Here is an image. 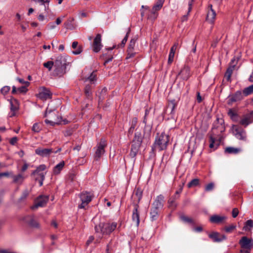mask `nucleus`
<instances>
[{
    "label": "nucleus",
    "mask_w": 253,
    "mask_h": 253,
    "mask_svg": "<svg viewBox=\"0 0 253 253\" xmlns=\"http://www.w3.org/2000/svg\"><path fill=\"white\" fill-rule=\"evenodd\" d=\"M224 124V120L218 117L213 122L210 134L209 146L211 148H214V145L218 146L221 141L223 138L222 133L225 130Z\"/></svg>",
    "instance_id": "nucleus-1"
},
{
    "label": "nucleus",
    "mask_w": 253,
    "mask_h": 253,
    "mask_svg": "<svg viewBox=\"0 0 253 253\" xmlns=\"http://www.w3.org/2000/svg\"><path fill=\"white\" fill-rule=\"evenodd\" d=\"M54 63V74L57 76H61L64 74L67 65L66 57L62 55L57 56Z\"/></svg>",
    "instance_id": "nucleus-2"
},
{
    "label": "nucleus",
    "mask_w": 253,
    "mask_h": 253,
    "mask_svg": "<svg viewBox=\"0 0 253 253\" xmlns=\"http://www.w3.org/2000/svg\"><path fill=\"white\" fill-rule=\"evenodd\" d=\"M169 141V136L165 132H162L160 135H158L154 143V147L159 149V151L165 150L167 148Z\"/></svg>",
    "instance_id": "nucleus-3"
},
{
    "label": "nucleus",
    "mask_w": 253,
    "mask_h": 253,
    "mask_svg": "<svg viewBox=\"0 0 253 253\" xmlns=\"http://www.w3.org/2000/svg\"><path fill=\"white\" fill-rule=\"evenodd\" d=\"M116 222L101 223L95 227L96 232H100L103 235H108L112 233L117 227Z\"/></svg>",
    "instance_id": "nucleus-4"
},
{
    "label": "nucleus",
    "mask_w": 253,
    "mask_h": 253,
    "mask_svg": "<svg viewBox=\"0 0 253 253\" xmlns=\"http://www.w3.org/2000/svg\"><path fill=\"white\" fill-rule=\"evenodd\" d=\"M239 244L242 249L240 251L241 253H250L253 247V240L244 236L240 240Z\"/></svg>",
    "instance_id": "nucleus-5"
},
{
    "label": "nucleus",
    "mask_w": 253,
    "mask_h": 253,
    "mask_svg": "<svg viewBox=\"0 0 253 253\" xmlns=\"http://www.w3.org/2000/svg\"><path fill=\"white\" fill-rule=\"evenodd\" d=\"M93 197V194L90 192L84 191L81 193L80 198L82 203L79 205V208L84 209L91 201Z\"/></svg>",
    "instance_id": "nucleus-6"
},
{
    "label": "nucleus",
    "mask_w": 253,
    "mask_h": 253,
    "mask_svg": "<svg viewBox=\"0 0 253 253\" xmlns=\"http://www.w3.org/2000/svg\"><path fill=\"white\" fill-rule=\"evenodd\" d=\"M165 0H158L153 5L151 13L149 14L148 18L151 20H155L158 15V11L162 7Z\"/></svg>",
    "instance_id": "nucleus-7"
},
{
    "label": "nucleus",
    "mask_w": 253,
    "mask_h": 253,
    "mask_svg": "<svg viewBox=\"0 0 253 253\" xmlns=\"http://www.w3.org/2000/svg\"><path fill=\"white\" fill-rule=\"evenodd\" d=\"M107 145V143L105 140L102 139L100 142L96 146V150L94 154V158L96 161H98L101 157L104 154V148Z\"/></svg>",
    "instance_id": "nucleus-8"
},
{
    "label": "nucleus",
    "mask_w": 253,
    "mask_h": 253,
    "mask_svg": "<svg viewBox=\"0 0 253 253\" xmlns=\"http://www.w3.org/2000/svg\"><path fill=\"white\" fill-rule=\"evenodd\" d=\"M176 106L177 104L174 100H172L169 102L165 111L166 115L169 116V119L174 118L175 115V109Z\"/></svg>",
    "instance_id": "nucleus-9"
},
{
    "label": "nucleus",
    "mask_w": 253,
    "mask_h": 253,
    "mask_svg": "<svg viewBox=\"0 0 253 253\" xmlns=\"http://www.w3.org/2000/svg\"><path fill=\"white\" fill-rule=\"evenodd\" d=\"M49 200L48 196L41 195L38 197L35 202V205L32 207L33 209H37L38 207H44Z\"/></svg>",
    "instance_id": "nucleus-10"
},
{
    "label": "nucleus",
    "mask_w": 253,
    "mask_h": 253,
    "mask_svg": "<svg viewBox=\"0 0 253 253\" xmlns=\"http://www.w3.org/2000/svg\"><path fill=\"white\" fill-rule=\"evenodd\" d=\"M10 104V113L9 114L10 117L15 115L16 112L19 109V104L17 100L12 98L9 100Z\"/></svg>",
    "instance_id": "nucleus-11"
},
{
    "label": "nucleus",
    "mask_w": 253,
    "mask_h": 253,
    "mask_svg": "<svg viewBox=\"0 0 253 253\" xmlns=\"http://www.w3.org/2000/svg\"><path fill=\"white\" fill-rule=\"evenodd\" d=\"M232 129L236 137L240 140H245L246 131L236 125L232 126Z\"/></svg>",
    "instance_id": "nucleus-12"
},
{
    "label": "nucleus",
    "mask_w": 253,
    "mask_h": 253,
    "mask_svg": "<svg viewBox=\"0 0 253 253\" xmlns=\"http://www.w3.org/2000/svg\"><path fill=\"white\" fill-rule=\"evenodd\" d=\"M51 94L50 91L44 87H42L39 89V92L37 97L42 100H46L50 98Z\"/></svg>",
    "instance_id": "nucleus-13"
},
{
    "label": "nucleus",
    "mask_w": 253,
    "mask_h": 253,
    "mask_svg": "<svg viewBox=\"0 0 253 253\" xmlns=\"http://www.w3.org/2000/svg\"><path fill=\"white\" fill-rule=\"evenodd\" d=\"M191 75L190 68L188 66H184L178 74L182 80L187 81Z\"/></svg>",
    "instance_id": "nucleus-14"
},
{
    "label": "nucleus",
    "mask_w": 253,
    "mask_h": 253,
    "mask_svg": "<svg viewBox=\"0 0 253 253\" xmlns=\"http://www.w3.org/2000/svg\"><path fill=\"white\" fill-rule=\"evenodd\" d=\"M244 94L241 91H236L234 94L228 97V104H232L233 102L240 101L243 99Z\"/></svg>",
    "instance_id": "nucleus-15"
},
{
    "label": "nucleus",
    "mask_w": 253,
    "mask_h": 253,
    "mask_svg": "<svg viewBox=\"0 0 253 253\" xmlns=\"http://www.w3.org/2000/svg\"><path fill=\"white\" fill-rule=\"evenodd\" d=\"M253 122V111L244 115L240 120L241 125L247 126Z\"/></svg>",
    "instance_id": "nucleus-16"
},
{
    "label": "nucleus",
    "mask_w": 253,
    "mask_h": 253,
    "mask_svg": "<svg viewBox=\"0 0 253 253\" xmlns=\"http://www.w3.org/2000/svg\"><path fill=\"white\" fill-rule=\"evenodd\" d=\"M101 35L98 34L94 39L93 43V50L95 52H99L102 47L101 44Z\"/></svg>",
    "instance_id": "nucleus-17"
},
{
    "label": "nucleus",
    "mask_w": 253,
    "mask_h": 253,
    "mask_svg": "<svg viewBox=\"0 0 253 253\" xmlns=\"http://www.w3.org/2000/svg\"><path fill=\"white\" fill-rule=\"evenodd\" d=\"M52 152V149L38 148L35 150L36 154L42 157H48Z\"/></svg>",
    "instance_id": "nucleus-18"
},
{
    "label": "nucleus",
    "mask_w": 253,
    "mask_h": 253,
    "mask_svg": "<svg viewBox=\"0 0 253 253\" xmlns=\"http://www.w3.org/2000/svg\"><path fill=\"white\" fill-rule=\"evenodd\" d=\"M164 197L162 195L158 196L154 201L152 207L157 209H162L163 207Z\"/></svg>",
    "instance_id": "nucleus-19"
},
{
    "label": "nucleus",
    "mask_w": 253,
    "mask_h": 253,
    "mask_svg": "<svg viewBox=\"0 0 253 253\" xmlns=\"http://www.w3.org/2000/svg\"><path fill=\"white\" fill-rule=\"evenodd\" d=\"M209 237L214 242H220L226 239V237L225 235L220 236V234L216 232H213L209 234Z\"/></svg>",
    "instance_id": "nucleus-20"
},
{
    "label": "nucleus",
    "mask_w": 253,
    "mask_h": 253,
    "mask_svg": "<svg viewBox=\"0 0 253 253\" xmlns=\"http://www.w3.org/2000/svg\"><path fill=\"white\" fill-rule=\"evenodd\" d=\"M226 219V216L215 214L210 217V221L212 223L220 224L223 223Z\"/></svg>",
    "instance_id": "nucleus-21"
},
{
    "label": "nucleus",
    "mask_w": 253,
    "mask_h": 253,
    "mask_svg": "<svg viewBox=\"0 0 253 253\" xmlns=\"http://www.w3.org/2000/svg\"><path fill=\"white\" fill-rule=\"evenodd\" d=\"M97 74L96 71H93L87 77L83 78V80L85 84H90L92 85L96 81Z\"/></svg>",
    "instance_id": "nucleus-22"
},
{
    "label": "nucleus",
    "mask_w": 253,
    "mask_h": 253,
    "mask_svg": "<svg viewBox=\"0 0 253 253\" xmlns=\"http://www.w3.org/2000/svg\"><path fill=\"white\" fill-rule=\"evenodd\" d=\"M235 62L236 63L237 61L236 60L235 58H234L231 61V64H233V65H231L228 68L225 74L224 77L228 81H230L231 76L236 65V64H234Z\"/></svg>",
    "instance_id": "nucleus-23"
},
{
    "label": "nucleus",
    "mask_w": 253,
    "mask_h": 253,
    "mask_svg": "<svg viewBox=\"0 0 253 253\" xmlns=\"http://www.w3.org/2000/svg\"><path fill=\"white\" fill-rule=\"evenodd\" d=\"M50 116H49V119H46L45 120V123L47 124H50L51 126H54L56 124H59L60 123V121L57 120L55 118H56V115L54 112H50Z\"/></svg>",
    "instance_id": "nucleus-24"
},
{
    "label": "nucleus",
    "mask_w": 253,
    "mask_h": 253,
    "mask_svg": "<svg viewBox=\"0 0 253 253\" xmlns=\"http://www.w3.org/2000/svg\"><path fill=\"white\" fill-rule=\"evenodd\" d=\"M138 206L137 205H135L132 215V220L137 226H138L140 222L139 214L138 212Z\"/></svg>",
    "instance_id": "nucleus-25"
},
{
    "label": "nucleus",
    "mask_w": 253,
    "mask_h": 253,
    "mask_svg": "<svg viewBox=\"0 0 253 253\" xmlns=\"http://www.w3.org/2000/svg\"><path fill=\"white\" fill-rule=\"evenodd\" d=\"M12 177L13 178V183L18 185H21L25 178L24 175L21 173L13 175Z\"/></svg>",
    "instance_id": "nucleus-26"
},
{
    "label": "nucleus",
    "mask_w": 253,
    "mask_h": 253,
    "mask_svg": "<svg viewBox=\"0 0 253 253\" xmlns=\"http://www.w3.org/2000/svg\"><path fill=\"white\" fill-rule=\"evenodd\" d=\"M141 145L133 143H132L129 155L132 158H134L139 152Z\"/></svg>",
    "instance_id": "nucleus-27"
},
{
    "label": "nucleus",
    "mask_w": 253,
    "mask_h": 253,
    "mask_svg": "<svg viewBox=\"0 0 253 253\" xmlns=\"http://www.w3.org/2000/svg\"><path fill=\"white\" fill-rule=\"evenodd\" d=\"M210 10L208 11L207 15V20L211 23H213L215 19L216 13L212 9V6L211 4L209 5Z\"/></svg>",
    "instance_id": "nucleus-28"
},
{
    "label": "nucleus",
    "mask_w": 253,
    "mask_h": 253,
    "mask_svg": "<svg viewBox=\"0 0 253 253\" xmlns=\"http://www.w3.org/2000/svg\"><path fill=\"white\" fill-rule=\"evenodd\" d=\"M144 137V134L140 131H137L132 141L133 143L141 145Z\"/></svg>",
    "instance_id": "nucleus-29"
},
{
    "label": "nucleus",
    "mask_w": 253,
    "mask_h": 253,
    "mask_svg": "<svg viewBox=\"0 0 253 253\" xmlns=\"http://www.w3.org/2000/svg\"><path fill=\"white\" fill-rule=\"evenodd\" d=\"M36 3H38L41 5H43L44 7V11L46 13H48L49 9V4L50 0H33Z\"/></svg>",
    "instance_id": "nucleus-30"
},
{
    "label": "nucleus",
    "mask_w": 253,
    "mask_h": 253,
    "mask_svg": "<svg viewBox=\"0 0 253 253\" xmlns=\"http://www.w3.org/2000/svg\"><path fill=\"white\" fill-rule=\"evenodd\" d=\"M65 166L64 161H61L59 164L56 165L53 168V172L54 174H58L63 169Z\"/></svg>",
    "instance_id": "nucleus-31"
},
{
    "label": "nucleus",
    "mask_w": 253,
    "mask_h": 253,
    "mask_svg": "<svg viewBox=\"0 0 253 253\" xmlns=\"http://www.w3.org/2000/svg\"><path fill=\"white\" fill-rule=\"evenodd\" d=\"M159 209L152 207L150 212V218L152 220H155L158 218L159 215Z\"/></svg>",
    "instance_id": "nucleus-32"
},
{
    "label": "nucleus",
    "mask_w": 253,
    "mask_h": 253,
    "mask_svg": "<svg viewBox=\"0 0 253 253\" xmlns=\"http://www.w3.org/2000/svg\"><path fill=\"white\" fill-rule=\"evenodd\" d=\"M92 88V85L90 84H85L84 87V93L86 96L88 98H89L91 96L92 92L91 89Z\"/></svg>",
    "instance_id": "nucleus-33"
},
{
    "label": "nucleus",
    "mask_w": 253,
    "mask_h": 253,
    "mask_svg": "<svg viewBox=\"0 0 253 253\" xmlns=\"http://www.w3.org/2000/svg\"><path fill=\"white\" fill-rule=\"evenodd\" d=\"M137 123V119L133 118L131 121V126L128 129V133L132 134Z\"/></svg>",
    "instance_id": "nucleus-34"
},
{
    "label": "nucleus",
    "mask_w": 253,
    "mask_h": 253,
    "mask_svg": "<svg viewBox=\"0 0 253 253\" xmlns=\"http://www.w3.org/2000/svg\"><path fill=\"white\" fill-rule=\"evenodd\" d=\"M200 184V180L198 178H195L192 179L190 182H189L187 186L188 188H192L193 187H196L198 186Z\"/></svg>",
    "instance_id": "nucleus-35"
},
{
    "label": "nucleus",
    "mask_w": 253,
    "mask_h": 253,
    "mask_svg": "<svg viewBox=\"0 0 253 253\" xmlns=\"http://www.w3.org/2000/svg\"><path fill=\"white\" fill-rule=\"evenodd\" d=\"M180 219L181 220H182L183 222L185 223H188L189 224H191L192 225L195 224V222L193 220V219L185 215H181L180 216Z\"/></svg>",
    "instance_id": "nucleus-36"
},
{
    "label": "nucleus",
    "mask_w": 253,
    "mask_h": 253,
    "mask_svg": "<svg viewBox=\"0 0 253 253\" xmlns=\"http://www.w3.org/2000/svg\"><path fill=\"white\" fill-rule=\"evenodd\" d=\"M243 94L245 96H248L253 93V84L245 88L243 90Z\"/></svg>",
    "instance_id": "nucleus-37"
},
{
    "label": "nucleus",
    "mask_w": 253,
    "mask_h": 253,
    "mask_svg": "<svg viewBox=\"0 0 253 253\" xmlns=\"http://www.w3.org/2000/svg\"><path fill=\"white\" fill-rule=\"evenodd\" d=\"M243 94L245 96H248L253 93V84L245 88L243 90Z\"/></svg>",
    "instance_id": "nucleus-38"
},
{
    "label": "nucleus",
    "mask_w": 253,
    "mask_h": 253,
    "mask_svg": "<svg viewBox=\"0 0 253 253\" xmlns=\"http://www.w3.org/2000/svg\"><path fill=\"white\" fill-rule=\"evenodd\" d=\"M225 151L229 154H237L240 151V149L230 147L226 148Z\"/></svg>",
    "instance_id": "nucleus-39"
},
{
    "label": "nucleus",
    "mask_w": 253,
    "mask_h": 253,
    "mask_svg": "<svg viewBox=\"0 0 253 253\" xmlns=\"http://www.w3.org/2000/svg\"><path fill=\"white\" fill-rule=\"evenodd\" d=\"M137 38L135 37L129 42L127 50H134V47Z\"/></svg>",
    "instance_id": "nucleus-40"
},
{
    "label": "nucleus",
    "mask_w": 253,
    "mask_h": 253,
    "mask_svg": "<svg viewBox=\"0 0 253 253\" xmlns=\"http://www.w3.org/2000/svg\"><path fill=\"white\" fill-rule=\"evenodd\" d=\"M253 227V221L251 219L248 220L245 223L243 229L245 230H249Z\"/></svg>",
    "instance_id": "nucleus-41"
},
{
    "label": "nucleus",
    "mask_w": 253,
    "mask_h": 253,
    "mask_svg": "<svg viewBox=\"0 0 253 253\" xmlns=\"http://www.w3.org/2000/svg\"><path fill=\"white\" fill-rule=\"evenodd\" d=\"M46 169V166L45 165H41L37 167V169L33 171L32 173V175H35L36 173H38L40 172H42Z\"/></svg>",
    "instance_id": "nucleus-42"
},
{
    "label": "nucleus",
    "mask_w": 253,
    "mask_h": 253,
    "mask_svg": "<svg viewBox=\"0 0 253 253\" xmlns=\"http://www.w3.org/2000/svg\"><path fill=\"white\" fill-rule=\"evenodd\" d=\"M175 198L170 197L168 201L169 207L171 208L174 209L176 208L177 204L175 203Z\"/></svg>",
    "instance_id": "nucleus-43"
},
{
    "label": "nucleus",
    "mask_w": 253,
    "mask_h": 253,
    "mask_svg": "<svg viewBox=\"0 0 253 253\" xmlns=\"http://www.w3.org/2000/svg\"><path fill=\"white\" fill-rule=\"evenodd\" d=\"M54 62L52 61H49L46 62H45L43 63V66L48 69V71H51L52 69V68L54 67Z\"/></svg>",
    "instance_id": "nucleus-44"
},
{
    "label": "nucleus",
    "mask_w": 253,
    "mask_h": 253,
    "mask_svg": "<svg viewBox=\"0 0 253 253\" xmlns=\"http://www.w3.org/2000/svg\"><path fill=\"white\" fill-rule=\"evenodd\" d=\"M236 228V226L235 225L232 224V225H230L229 226H225L224 228V230H225V232H226L227 233H230L233 230L235 229Z\"/></svg>",
    "instance_id": "nucleus-45"
},
{
    "label": "nucleus",
    "mask_w": 253,
    "mask_h": 253,
    "mask_svg": "<svg viewBox=\"0 0 253 253\" xmlns=\"http://www.w3.org/2000/svg\"><path fill=\"white\" fill-rule=\"evenodd\" d=\"M28 86L27 85H23L20 87L17 88L18 92L25 93L28 91L27 87Z\"/></svg>",
    "instance_id": "nucleus-46"
},
{
    "label": "nucleus",
    "mask_w": 253,
    "mask_h": 253,
    "mask_svg": "<svg viewBox=\"0 0 253 253\" xmlns=\"http://www.w3.org/2000/svg\"><path fill=\"white\" fill-rule=\"evenodd\" d=\"M214 187V184L213 183L211 182L207 184L205 187L206 191H211L213 189Z\"/></svg>",
    "instance_id": "nucleus-47"
},
{
    "label": "nucleus",
    "mask_w": 253,
    "mask_h": 253,
    "mask_svg": "<svg viewBox=\"0 0 253 253\" xmlns=\"http://www.w3.org/2000/svg\"><path fill=\"white\" fill-rule=\"evenodd\" d=\"M134 50H127V56L126 57V59L133 57L135 55L136 52Z\"/></svg>",
    "instance_id": "nucleus-48"
},
{
    "label": "nucleus",
    "mask_w": 253,
    "mask_h": 253,
    "mask_svg": "<svg viewBox=\"0 0 253 253\" xmlns=\"http://www.w3.org/2000/svg\"><path fill=\"white\" fill-rule=\"evenodd\" d=\"M29 224L31 226H32L33 227L38 228L40 226L39 223L36 220H34V219H32L30 220V221L29 222Z\"/></svg>",
    "instance_id": "nucleus-49"
},
{
    "label": "nucleus",
    "mask_w": 253,
    "mask_h": 253,
    "mask_svg": "<svg viewBox=\"0 0 253 253\" xmlns=\"http://www.w3.org/2000/svg\"><path fill=\"white\" fill-rule=\"evenodd\" d=\"M75 50L72 52L73 54L75 55L80 54L83 51V47L81 45H79L76 49H75Z\"/></svg>",
    "instance_id": "nucleus-50"
},
{
    "label": "nucleus",
    "mask_w": 253,
    "mask_h": 253,
    "mask_svg": "<svg viewBox=\"0 0 253 253\" xmlns=\"http://www.w3.org/2000/svg\"><path fill=\"white\" fill-rule=\"evenodd\" d=\"M10 87L8 86H3L1 89V93H2L3 94H6L7 92H8L10 90Z\"/></svg>",
    "instance_id": "nucleus-51"
},
{
    "label": "nucleus",
    "mask_w": 253,
    "mask_h": 253,
    "mask_svg": "<svg viewBox=\"0 0 253 253\" xmlns=\"http://www.w3.org/2000/svg\"><path fill=\"white\" fill-rule=\"evenodd\" d=\"M40 127L38 123L34 124L32 127V130L35 132H39L40 131Z\"/></svg>",
    "instance_id": "nucleus-52"
},
{
    "label": "nucleus",
    "mask_w": 253,
    "mask_h": 253,
    "mask_svg": "<svg viewBox=\"0 0 253 253\" xmlns=\"http://www.w3.org/2000/svg\"><path fill=\"white\" fill-rule=\"evenodd\" d=\"M17 80L21 84H24L23 85L29 86L30 85V83L27 81H24L23 79L17 78Z\"/></svg>",
    "instance_id": "nucleus-53"
},
{
    "label": "nucleus",
    "mask_w": 253,
    "mask_h": 253,
    "mask_svg": "<svg viewBox=\"0 0 253 253\" xmlns=\"http://www.w3.org/2000/svg\"><path fill=\"white\" fill-rule=\"evenodd\" d=\"M128 35V33L126 34V35L125 36V37L122 40L121 44L118 45V47L124 46L125 45V44H126L127 40V37H128V35Z\"/></svg>",
    "instance_id": "nucleus-54"
},
{
    "label": "nucleus",
    "mask_w": 253,
    "mask_h": 253,
    "mask_svg": "<svg viewBox=\"0 0 253 253\" xmlns=\"http://www.w3.org/2000/svg\"><path fill=\"white\" fill-rule=\"evenodd\" d=\"M238 213H239V211H238V209L234 208L233 209L232 212V216L234 218L236 217L237 216V215H238Z\"/></svg>",
    "instance_id": "nucleus-55"
},
{
    "label": "nucleus",
    "mask_w": 253,
    "mask_h": 253,
    "mask_svg": "<svg viewBox=\"0 0 253 253\" xmlns=\"http://www.w3.org/2000/svg\"><path fill=\"white\" fill-rule=\"evenodd\" d=\"M174 56V54L169 53V59H168V63L169 64H171L172 63V62L173 60Z\"/></svg>",
    "instance_id": "nucleus-56"
},
{
    "label": "nucleus",
    "mask_w": 253,
    "mask_h": 253,
    "mask_svg": "<svg viewBox=\"0 0 253 253\" xmlns=\"http://www.w3.org/2000/svg\"><path fill=\"white\" fill-rule=\"evenodd\" d=\"M17 141V137H12L10 141V143L11 145H15Z\"/></svg>",
    "instance_id": "nucleus-57"
},
{
    "label": "nucleus",
    "mask_w": 253,
    "mask_h": 253,
    "mask_svg": "<svg viewBox=\"0 0 253 253\" xmlns=\"http://www.w3.org/2000/svg\"><path fill=\"white\" fill-rule=\"evenodd\" d=\"M11 173H9V172H4L0 173V178H1L2 176H8L10 175H11Z\"/></svg>",
    "instance_id": "nucleus-58"
},
{
    "label": "nucleus",
    "mask_w": 253,
    "mask_h": 253,
    "mask_svg": "<svg viewBox=\"0 0 253 253\" xmlns=\"http://www.w3.org/2000/svg\"><path fill=\"white\" fill-rule=\"evenodd\" d=\"M44 179V175H42V174L41 175V178L38 179V180L39 181V183H40V186L42 185L43 181Z\"/></svg>",
    "instance_id": "nucleus-59"
},
{
    "label": "nucleus",
    "mask_w": 253,
    "mask_h": 253,
    "mask_svg": "<svg viewBox=\"0 0 253 253\" xmlns=\"http://www.w3.org/2000/svg\"><path fill=\"white\" fill-rule=\"evenodd\" d=\"M197 100L199 103L201 102L202 101V98L199 92L197 93Z\"/></svg>",
    "instance_id": "nucleus-60"
},
{
    "label": "nucleus",
    "mask_w": 253,
    "mask_h": 253,
    "mask_svg": "<svg viewBox=\"0 0 253 253\" xmlns=\"http://www.w3.org/2000/svg\"><path fill=\"white\" fill-rule=\"evenodd\" d=\"M47 27L48 28L50 29V30H52V29H53L55 28V25L54 23H49L48 25H47Z\"/></svg>",
    "instance_id": "nucleus-61"
},
{
    "label": "nucleus",
    "mask_w": 253,
    "mask_h": 253,
    "mask_svg": "<svg viewBox=\"0 0 253 253\" xmlns=\"http://www.w3.org/2000/svg\"><path fill=\"white\" fill-rule=\"evenodd\" d=\"M194 230L196 232H200L203 231V228L201 226H198L194 228Z\"/></svg>",
    "instance_id": "nucleus-62"
},
{
    "label": "nucleus",
    "mask_w": 253,
    "mask_h": 253,
    "mask_svg": "<svg viewBox=\"0 0 253 253\" xmlns=\"http://www.w3.org/2000/svg\"><path fill=\"white\" fill-rule=\"evenodd\" d=\"M72 134V131L70 129L67 130L64 132V135L66 136H68L71 135Z\"/></svg>",
    "instance_id": "nucleus-63"
},
{
    "label": "nucleus",
    "mask_w": 253,
    "mask_h": 253,
    "mask_svg": "<svg viewBox=\"0 0 253 253\" xmlns=\"http://www.w3.org/2000/svg\"><path fill=\"white\" fill-rule=\"evenodd\" d=\"M78 44H79V43L78 42L75 41V42H73L72 44V47L73 49H76V48H77L79 46Z\"/></svg>",
    "instance_id": "nucleus-64"
}]
</instances>
